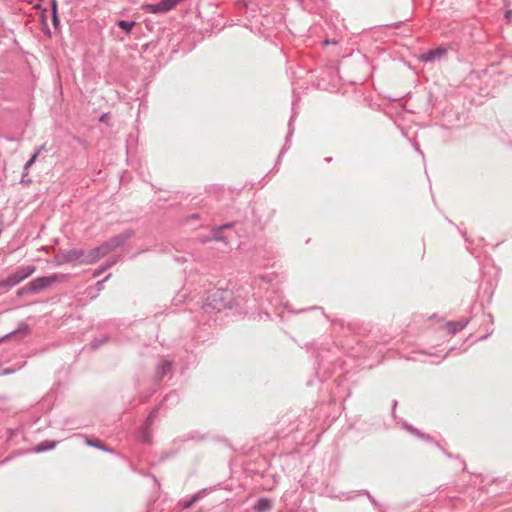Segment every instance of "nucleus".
Wrapping results in <instances>:
<instances>
[{
    "label": "nucleus",
    "mask_w": 512,
    "mask_h": 512,
    "mask_svg": "<svg viewBox=\"0 0 512 512\" xmlns=\"http://www.w3.org/2000/svg\"><path fill=\"white\" fill-rule=\"evenodd\" d=\"M68 279V275L61 274V273H55L48 276L38 277L32 280L29 284L26 286L20 288L17 291V295L19 297L23 296L24 294H34L38 293L44 289H47L51 287L55 283L64 282Z\"/></svg>",
    "instance_id": "nucleus-1"
},
{
    "label": "nucleus",
    "mask_w": 512,
    "mask_h": 512,
    "mask_svg": "<svg viewBox=\"0 0 512 512\" xmlns=\"http://www.w3.org/2000/svg\"><path fill=\"white\" fill-rule=\"evenodd\" d=\"M35 270L36 267L34 265L19 267L6 279L1 280L2 286L14 287L18 285L21 281L31 276L35 272Z\"/></svg>",
    "instance_id": "nucleus-2"
},
{
    "label": "nucleus",
    "mask_w": 512,
    "mask_h": 512,
    "mask_svg": "<svg viewBox=\"0 0 512 512\" xmlns=\"http://www.w3.org/2000/svg\"><path fill=\"white\" fill-rule=\"evenodd\" d=\"M82 256H84V250L82 249H69L59 252L55 255V261L57 265H63L67 263H79L82 264Z\"/></svg>",
    "instance_id": "nucleus-3"
},
{
    "label": "nucleus",
    "mask_w": 512,
    "mask_h": 512,
    "mask_svg": "<svg viewBox=\"0 0 512 512\" xmlns=\"http://www.w3.org/2000/svg\"><path fill=\"white\" fill-rule=\"evenodd\" d=\"M182 1L183 0H161L158 3L144 5L143 9L153 14L166 13Z\"/></svg>",
    "instance_id": "nucleus-4"
},
{
    "label": "nucleus",
    "mask_w": 512,
    "mask_h": 512,
    "mask_svg": "<svg viewBox=\"0 0 512 512\" xmlns=\"http://www.w3.org/2000/svg\"><path fill=\"white\" fill-rule=\"evenodd\" d=\"M132 235H133L132 230H126V231L110 238L108 241H105L104 243H102V246L105 249L106 253L108 254L109 252L122 246Z\"/></svg>",
    "instance_id": "nucleus-5"
},
{
    "label": "nucleus",
    "mask_w": 512,
    "mask_h": 512,
    "mask_svg": "<svg viewBox=\"0 0 512 512\" xmlns=\"http://www.w3.org/2000/svg\"><path fill=\"white\" fill-rule=\"evenodd\" d=\"M105 255H107L105 249L103 248L102 244L98 247H95L88 252L84 251V256H82V264L83 265H90L101 258H103Z\"/></svg>",
    "instance_id": "nucleus-6"
},
{
    "label": "nucleus",
    "mask_w": 512,
    "mask_h": 512,
    "mask_svg": "<svg viewBox=\"0 0 512 512\" xmlns=\"http://www.w3.org/2000/svg\"><path fill=\"white\" fill-rule=\"evenodd\" d=\"M447 53V49L438 47L436 49L429 50L428 52L420 56V60L424 62H432L436 59L442 58Z\"/></svg>",
    "instance_id": "nucleus-7"
},
{
    "label": "nucleus",
    "mask_w": 512,
    "mask_h": 512,
    "mask_svg": "<svg viewBox=\"0 0 512 512\" xmlns=\"http://www.w3.org/2000/svg\"><path fill=\"white\" fill-rule=\"evenodd\" d=\"M172 370V362L169 360H162L156 370V378L158 380L163 379Z\"/></svg>",
    "instance_id": "nucleus-8"
},
{
    "label": "nucleus",
    "mask_w": 512,
    "mask_h": 512,
    "mask_svg": "<svg viewBox=\"0 0 512 512\" xmlns=\"http://www.w3.org/2000/svg\"><path fill=\"white\" fill-rule=\"evenodd\" d=\"M271 508V502L266 498H260L254 505L255 512H265Z\"/></svg>",
    "instance_id": "nucleus-9"
},
{
    "label": "nucleus",
    "mask_w": 512,
    "mask_h": 512,
    "mask_svg": "<svg viewBox=\"0 0 512 512\" xmlns=\"http://www.w3.org/2000/svg\"><path fill=\"white\" fill-rule=\"evenodd\" d=\"M136 25L135 21H126V20H119L117 21V26L121 28L123 31H125L126 34H130L132 28Z\"/></svg>",
    "instance_id": "nucleus-10"
},
{
    "label": "nucleus",
    "mask_w": 512,
    "mask_h": 512,
    "mask_svg": "<svg viewBox=\"0 0 512 512\" xmlns=\"http://www.w3.org/2000/svg\"><path fill=\"white\" fill-rule=\"evenodd\" d=\"M466 325H467L466 321L449 322L448 328L451 333L455 334V333L461 331L462 329H464Z\"/></svg>",
    "instance_id": "nucleus-11"
},
{
    "label": "nucleus",
    "mask_w": 512,
    "mask_h": 512,
    "mask_svg": "<svg viewBox=\"0 0 512 512\" xmlns=\"http://www.w3.org/2000/svg\"><path fill=\"white\" fill-rule=\"evenodd\" d=\"M17 333H23L24 335H26L28 333V326L27 324L25 323H21L18 328L12 332H9L7 333L3 338L0 339V342L4 339V338H8L10 336H13Z\"/></svg>",
    "instance_id": "nucleus-12"
},
{
    "label": "nucleus",
    "mask_w": 512,
    "mask_h": 512,
    "mask_svg": "<svg viewBox=\"0 0 512 512\" xmlns=\"http://www.w3.org/2000/svg\"><path fill=\"white\" fill-rule=\"evenodd\" d=\"M39 155V150H36L32 156L30 157V159L26 162V164L24 165V173L22 175V180H24V177L27 175V171L28 169L32 166V164L36 161L37 157Z\"/></svg>",
    "instance_id": "nucleus-13"
},
{
    "label": "nucleus",
    "mask_w": 512,
    "mask_h": 512,
    "mask_svg": "<svg viewBox=\"0 0 512 512\" xmlns=\"http://www.w3.org/2000/svg\"><path fill=\"white\" fill-rule=\"evenodd\" d=\"M212 238L215 239L216 241H222V242H227V239L222 235V230L221 228H214L212 230Z\"/></svg>",
    "instance_id": "nucleus-14"
},
{
    "label": "nucleus",
    "mask_w": 512,
    "mask_h": 512,
    "mask_svg": "<svg viewBox=\"0 0 512 512\" xmlns=\"http://www.w3.org/2000/svg\"><path fill=\"white\" fill-rule=\"evenodd\" d=\"M55 446V443L54 442H46L45 445L42 444L41 446H38L35 451L36 452H43V451H46V450H49V449H53Z\"/></svg>",
    "instance_id": "nucleus-15"
},
{
    "label": "nucleus",
    "mask_w": 512,
    "mask_h": 512,
    "mask_svg": "<svg viewBox=\"0 0 512 512\" xmlns=\"http://www.w3.org/2000/svg\"><path fill=\"white\" fill-rule=\"evenodd\" d=\"M52 12H53V24L54 26H57L58 24V17H57V1L52 0Z\"/></svg>",
    "instance_id": "nucleus-16"
},
{
    "label": "nucleus",
    "mask_w": 512,
    "mask_h": 512,
    "mask_svg": "<svg viewBox=\"0 0 512 512\" xmlns=\"http://www.w3.org/2000/svg\"><path fill=\"white\" fill-rule=\"evenodd\" d=\"M86 443L89 446H92V447H95V448H99V449L108 451V449L106 447H104L99 441H92V440L87 439Z\"/></svg>",
    "instance_id": "nucleus-17"
},
{
    "label": "nucleus",
    "mask_w": 512,
    "mask_h": 512,
    "mask_svg": "<svg viewBox=\"0 0 512 512\" xmlns=\"http://www.w3.org/2000/svg\"><path fill=\"white\" fill-rule=\"evenodd\" d=\"M113 263H110V264H107V265H104L100 268H98L97 270H95V272L93 273V276L94 277H98L99 275H101L105 270H107L109 267L112 266Z\"/></svg>",
    "instance_id": "nucleus-18"
},
{
    "label": "nucleus",
    "mask_w": 512,
    "mask_h": 512,
    "mask_svg": "<svg viewBox=\"0 0 512 512\" xmlns=\"http://www.w3.org/2000/svg\"><path fill=\"white\" fill-rule=\"evenodd\" d=\"M157 413H158V409H154V410H153V411L148 415V417H147V419H146V423H147L148 425H150V424L153 422V420H154V419L156 418V416H157Z\"/></svg>",
    "instance_id": "nucleus-19"
},
{
    "label": "nucleus",
    "mask_w": 512,
    "mask_h": 512,
    "mask_svg": "<svg viewBox=\"0 0 512 512\" xmlns=\"http://www.w3.org/2000/svg\"><path fill=\"white\" fill-rule=\"evenodd\" d=\"M405 427H406V429H407L408 431H410L411 433H413V434H415V435H417V436H419V437H422V438H425V439H428V438H429L428 436H424V435H423V434H421L417 429H415V428H413V427H411V426L406 425Z\"/></svg>",
    "instance_id": "nucleus-20"
},
{
    "label": "nucleus",
    "mask_w": 512,
    "mask_h": 512,
    "mask_svg": "<svg viewBox=\"0 0 512 512\" xmlns=\"http://www.w3.org/2000/svg\"><path fill=\"white\" fill-rule=\"evenodd\" d=\"M106 341V338H103L102 340H94L91 342V346L92 348L96 349L98 347H100L103 343H105Z\"/></svg>",
    "instance_id": "nucleus-21"
},
{
    "label": "nucleus",
    "mask_w": 512,
    "mask_h": 512,
    "mask_svg": "<svg viewBox=\"0 0 512 512\" xmlns=\"http://www.w3.org/2000/svg\"><path fill=\"white\" fill-rule=\"evenodd\" d=\"M110 276L111 275L109 274L105 279L97 282L96 286H97L98 290H101L103 288L104 282L107 281Z\"/></svg>",
    "instance_id": "nucleus-22"
},
{
    "label": "nucleus",
    "mask_w": 512,
    "mask_h": 512,
    "mask_svg": "<svg viewBox=\"0 0 512 512\" xmlns=\"http://www.w3.org/2000/svg\"><path fill=\"white\" fill-rule=\"evenodd\" d=\"M505 18L508 22H511L512 23V10H508L506 11L505 13Z\"/></svg>",
    "instance_id": "nucleus-23"
},
{
    "label": "nucleus",
    "mask_w": 512,
    "mask_h": 512,
    "mask_svg": "<svg viewBox=\"0 0 512 512\" xmlns=\"http://www.w3.org/2000/svg\"><path fill=\"white\" fill-rule=\"evenodd\" d=\"M233 226H234L233 223H227V224L221 226L220 228H221V230L222 229H229V228H232Z\"/></svg>",
    "instance_id": "nucleus-24"
},
{
    "label": "nucleus",
    "mask_w": 512,
    "mask_h": 512,
    "mask_svg": "<svg viewBox=\"0 0 512 512\" xmlns=\"http://www.w3.org/2000/svg\"><path fill=\"white\" fill-rule=\"evenodd\" d=\"M11 372H12L11 370H9V369H5V370H3V371L0 373V375L10 374Z\"/></svg>",
    "instance_id": "nucleus-25"
},
{
    "label": "nucleus",
    "mask_w": 512,
    "mask_h": 512,
    "mask_svg": "<svg viewBox=\"0 0 512 512\" xmlns=\"http://www.w3.org/2000/svg\"><path fill=\"white\" fill-rule=\"evenodd\" d=\"M197 496H194L193 499L186 505L187 507L190 506L194 501H196Z\"/></svg>",
    "instance_id": "nucleus-26"
},
{
    "label": "nucleus",
    "mask_w": 512,
    "mask_h": 512,
    "mask_svg": "<svg viewBox=\"0 0 512 512\" xmlns=\"http://www.w3.org/2000/svg\"><path fill=\"white\" fill-rule=\"evenodd\" d=\"M143 441H144V442H146V443H148L150 440H149L148 436L144 435V436H143Z\"/></svg>",
    "instance_id": "nucleus-27"
},
{
    "label": "nucleus",
    "mask_w": 512,
    "mask_h": 512,
    "mask_svg": "<svg viewBox=\"0 0 512 512\" xmlns=\"http://www.w3.org/2000/svg\"><path fill=\"white\" fill-rule=\"evenodd\" d=\"M36 150H39V153L42 152L44 150V145L38 147Z\"/></svg>",
    "instance_id": "nucleus-28"
},
{
    "label": "nucleus",
    "mask_w": 512,
    "mask_h": 512,
    "mask_svg": "<svg viewBox=\"0 0 512 512\" xmlns=\"http://www.w3.org/2000/svg\"><path fill=\"white\" fill-rule=\"evenodd\" d=\"M36 150H39V153L42 152L44 150V145L38 147Z\"/></svg>",
    "instance_id": "nucleus-29"
},
{
    "label": "nucleus",
    "mask_w": 512,
    "mask_h": 512,
    "mask_svg": "<svg viewBox=\"0 0 512 512\" xmlns=\"http://www.w3.org/2000/svg\"><path fill=\"white\" fill-rule=\"evenodd\" d=\"M325 160H326L327 162H330V161L332 160V158H331V157H327Z\"/></svg>",
    "instance_id": "nucleus-30"
}]
</instances>
